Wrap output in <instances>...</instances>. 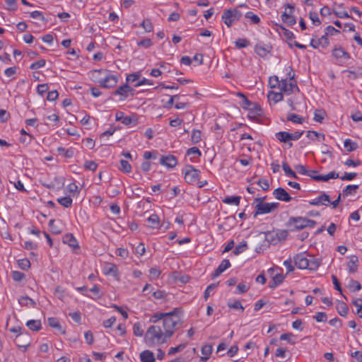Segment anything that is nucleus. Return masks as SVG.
<instances>
[{"label":"nucleus","mask_w":362,"mask_h":362,"mask_svg":"<svg viewBox=\"0 0 362 362\" xmlns=\"http://www.w3.org/2000/svg\"><path fill=\"white\" fill-rule=\"evenodd\" d=\"M84 166L86 169L94 172L97 170L98 165L95 161L86 160L84 163Z\"/></svg>","instance_id":"obj_62"},{"label":"nucleus","mask_w":362,"mask_h":362,"mask_svg":"<svg viewBox=\"0 0 362 362\" xmlns=\"http://www.w3.org/2000/svg\"><path fill=\"white\" fill-rule=\"evenodd\" d=\"M212 351H213L212 346L211 344H208L202 346V349H201V352H202V355L207 356H211Z\"/></svg>","instance_id":"obj_61"},{"label":"nucleus","mask_w":362,"mask_h":362,"mask_svg":"<svg viewBox=\"0 0 362 362\" xmlns=\"http://www.w3.org/2000/svg\"><path fill=\"white\" fill-rule=\"evenodd\" d=\"M286 119L288 121L293 122V124H301L304 122L305 118L300 117L294 113H288L287 114Z\"/></svg>","instance_id":"obj_30"},{"label":"nucleus","mask_w":362,"mask_h":362,"mask_svg":"<svg viewBox=\"0 0 362 362\" xmlns=\"http://www.w3.org/2000/svg\"><path fill=\"white\" fill-rule=\"evenodd\" d=\"M267 98L269 100L273 101L274 103H277L284 100V95L282 93L269 91L268 93Z\"/></svg>","instance_id":"obj_28"},{"label":"nucleus","mask_w":362,"mask_h":362,"mask_svg":"<svg viewBox=\"0 0 362 362\" xmlns=\"http://www.w3.org/2000/svg\"><path fill=\"white\" fill-rule=\"evenodd\" d=\"M141 26L145 30L146 32L150 33L153 30V24L150 19H144L141 23Z\"/></svg>","instance_id":"obj_49"},{"label":"nucleus","mask_w":362,"mask_h":362,"mask_svg":"<svg viewBox=\"0 0 362 362\" xmlns=\"http://www.w3.org/2000/svg\"><path fill=\"white\" fill-rule=\"evenodd\" d=\"M141 362H155L153 353L150 350H144L139 355Z\"/></svg>","instance_id":"obj_24"},{"label":"nucleus","mask_w":362,"mask_h":362,"mask_svg":"<svg viewBox=\"0 0 362 362\" xmlns=\"http://www.w3.org/2000/svg\"><path fill=\"white\" fill-rule=\"evenodd\" d=\"M227 305L228 308L235 310H240L241 312H243L245 310V308L242 305L241 302L238 300H234L233 302H228Z\"/></svg>","instance_id":"obj_48"},{"label":"nucleus","mask_w":362,"mask_h":362,"mask_svg":"<svg viewBox=\"0 0 362 362\" xmlns=\"http://www.w3.org/2000/svg\"><path fill=\"white\" fill-rule=\"evenodd\" d=\"M133 333L136 337H142L144 335V330L142 329L141 324L139 322L134 324Z\"/></svg>","instance_id":"obj_45"},{"label":"nucleus","mask_w":362,"mask_h":362,"mask_svg":"<svg viewBox=\"0 0 362 362\" xmlns=\"http://www.w3.org/2000/svg\"><path fill=\"white\" fill-rule=\"evenodd\" d=\"M293 261L300 269L317 270L321 264L320 259L306 253L297 254L294 256Z\"/></svg>","instance_id":"obj_3"},{"label":"nucleus","mask_w":362,"mask_h":362,"mask_svg":"<svg viewBox=\"0 0 362 362\" xmlns=\"http://www.w3.org/2000/svg\"><path fill=\"white\" fill-rule=\"evenodd\" d=\"M238 96L241 98L240 105L243 109L252 110L256 108L257 105L250 102L242 93H238Z\"/></svg>","instance_id":"obj_19"},{"label":"nucleus","mask_w":362,"mask_h":362,"mask_svg":"<svg viewBox=\"0 0 362 362\" xmlns=\"http://www.w3.org/2000/svg\"><path fill=\"white\" fill-rule=\"evenodd\" d=\"M115 119L117 121L121 122L123 124L125 125H129L133 121L131 117L125 116L122 112H117L115 114Z\"/></svg>","instance_id":"obj_27"},{"label":"nucleus","mask_w":362,"mask_h":362,"mask_svg":"<svg viewBox=\"0 0 362 362\" xmlns=\"http://www.w3.org/2000/svg\"><path fill=\"white\" fill-rule=\"evenodd\" d=\"M134 252L136 255L141 257L143 256L146 252V247L143 243H140L134 249Z\"/></svg>","instance_id":"obj_64"},{"label":"nucleus","mask_w":362,"mask_h":362,"mask_svg":"<svg viewBox=\"0 0 362 362\" xmlns=\"http://www.w3.org/2000/svg\"><path fill=\"white\" fill-rule=\"evenodd\" d=\"M202 140V132L198 129H193L192 132L191 141L196 144Z\"/></svg>","instance_id":"obj_43"},{"label":"nucleus","mask_w":362,"mask_h":362,"mask_svg":"<svg viewBox=\"0 0 362 362\" xmlns=\"http://www.w3.org/2000/svg\"><path fill=\"white\" fill-rule=\"evenodd\" d=\"M294 7L291 4H287L286 11L281 15L282 21L287 25L292 26L296 23V20L293 16Z\"/></svg>","instance_id":"obj_12"},{"label":"nucleus","mask_w":362,"mask_h":362,"mask_svg":"<svg viewBox=\"0 0 362 362\" xmlns=\"http://www.w3.org/2000/svg\"><path fill=\"white\" fill-rule=\"evenodd\" d=\"M57 152L60 155H63L65 158H69L73 157L74 151L72 148H64V147L59 146L57 148Z\"/></svg>","instance_id":"obj_34"},{"label":"nucleus","mask_w":362,"mask_h":362,"mask_svg":"<svg viewBox=\"0 0 362 362\" xmlns=\"http://www.w3.org/2000/svg\"><path fill=\"white\" fill-rule=\"evenodd\" d=\"M344 146L347 151L351 152L357 148L358 144L350 139H346L344 141Z\"/></svg>","instance_id":"obj_36"},{"label":"nucleus","mask_w":362,"mask_h":362,"mask_svg":"<svg viewBox=\"0 0 362 362\" xmlns=\"http://www.w3.org/2000/svg\"><path fill=\"white\" fill-rule=\"evenodd\" d=\"M47 322H48V325L51 327L59 329L61 328L60 323H59L58 319L56 317H49L47 319Z\"/></svg>","instance_id":"obj_63"},{"label":"nucleus","mask_w":362,"mask_h":362,"mask_svg":"<svg viewBox=\"0 0 362 362\" xmlns=\"http://www.w3.org/2000/svg\"><path fill=\"white\" fill-rule=\"evenodd\" d=\"M282 169H283L286 176L291 177V178H294V179H298V176L296 175V172H294L290 168V166L286 161L282 162Z\"/></svg>","instance_id":"obj_29"},{"label":"nucleus","mask_w":362,"mask_h":362,"mask_svg":"<svg viewBox=\"0 0 362 362\" xmlns=\"http://www.w3.org/2000/svg\"><path fill=\"white\" fill-rule=\"evenodd\" d=\"M231 264L228 259H223L221 264L218 266L213 274L214 277H218L220 276L223 272L230 267Z\"/></svg>","instance_id":"obj_20"},{"label":"nucleus","mask_w":362,"mask_h":362,"mask_svg":"<svg viewBox=\"0 0 362 362\" xmlns=\"http://www.w3.org/2000/svg\"><path fill=\"white\" fill-rule=\"evenodd\" d=\"M284 275L282 273H277L273 276L272 284L270 285V288H273L280 285L284 280Z\"/></svg>","instance_id":"obj_35"},{"label":"nucleus","mask_w":362,"mask_h":362,"mask_svg":"<svg viewBox=\"0 0 362 362\" xmlns=\"http://www.w3.org/2000/svg\"><path fill=\"white\" fill-rule=\"evenodd\" d=\"M337 310L338 313L342 317H346L349 312L348 307L344 302L337 303Z\"/></svg>","instance_id":"obj_37"},{"label":"nucleus","mask_w":362,"mask_h":362,"mask_svg":"<svg viewBox=\"0 0 362 362\" xmlns=\"http://www.w3.org/2000/svg\"><path fill=\"white\" fill-rule=\"evenodd\" d=\"M352 304L356 308V313L359 317L362 318V299L356 298L353 300Z\"/></svg>","instance_id":"obj_44"},{"label":"nucleus","mask_w":362,"mask_h":362,"mask_svg":"<svg viewBox=\"0 0 362 362\" xmlns=\"http://www.w3.org/2000/svg\"><path fill=\"white\" fill-rule=\"evenodd\" d=\"M332 55L335 58L336 63L340 66L346 64L351 58L350 54L341 47L333 49Z\"/></svg>","instance_id":"obj_9"},{"label":"nucleus","mask_w":362,"mask_h":362,"mask_svg":"<svg viewBox=\"0 0 362 362\" xmlns=\"http://www.w3.org/2000/svg\"><path fill=\"white\" fill-rule=\"evenodd\" d=\"M250 288V286L245 283H240L237 286L235 293L241 294L247 292Z\"/></svg>","instance_id":"obj_54"},{"label":"nucleus","mask_w":362,"mask_h":362,"mask_svg":"<svg viewBox=\"0 0 362 362\" xmlns=\"http://www.w3.org/2000/svg\"><path fill=\"white\" fill-rule=\"evenodd\" d=\"M245 17L247 19H250L252 21V23L255 24H257L260 22V18L257 15L253 13L251 11L247 12L245 14Z\"/></svg>","instance_id":"obj_55"},{"label":"nucleus","mask_w":362,"mask_h":362,"mask_svg":"<svg viewBox=\"0 0 362 362\" xmlns=\"http://www.w3.org/2000/svg\"><path fill=\"white\" fill-rule=\"evenodd\" d=\"M136 45L138 47H143L145 49H147L152 46L153 42L151 39L149 38H144L141 40H139L136 42Z\"/></svg>","instance_id":"obj_47"},{"label":"nucleus","mask_w":362,"mask_h":362,"mask_svg":"<svg viewBox=\"0 0 362 362\" xmlns=\"http://www.w3.org/2000/svg\"><path fill=\"white\" fill-rule=\"evenodd\" d=\"M329 44V40L327 36V33H325L324 35H322L321 37H318L317 36H314L311 40L310 42V45L313 49H319L322 48L325 49L328 47Z\"/></svg>","instance_id":"obj_10"},{"label":"nucleus","mask_w":362,"mask_h":362,"mask_svg":"<svg viewBox=\"0 0 362 362\" xmlns=\"http://www.w3.org/2000/svg\"><path fill=\"white\" fill-rule=\"evenodd\" d=\"M18 303L22 306H34L35 305V302L28 296H21L18 299Z\"/></svg>","instance_id":"obj_40"},{"label":"nucleus","mask_w":362,"mask_h":362,"mask_svg":"<svg viewBox=\"0 0 362 362\" xmlns=\"http://www.w3.org/2000/svg\"><path fill=\"white\" fill-rule=\"evenodd\" d=\"M134 90L131 88L127 83L123 84L119 86L115 91H114V95H119L120 101L125 100L128 96L134 95Z\"/></svg>","instance_id":"obj_11"},{"label":"nucleus","mask_w":362,"mask_h":362,"mask_svg":"<svg viewBox=\"0 0 362 362\" xmlns=\"http://www.w3.org/2000/svg\"><path fill=\"white\" fill-rule=\"evenodd\" d=\"M182 323V315L179 308H175L173 311L168 313L163 321L164 332L168 338H170L178 325Z\"/></svg>","instance_id":"obj_2"},{"label":"nucleus","mask_w":362,"mask_h":362,"mask_svg":"<svg viewBox=\"0 0 362 362\" xmlns=\"http://www.w3.org/2000/svg\"><path fill=\"white\" fill-rule=\"evenodd\" d=\"M12 279L16 282H20L25 279V276L23 272L18 271H13L11 272Z\"/></svg>","instance_id":"obj_58"},{"label":"nucleus","mask_w":362,"mask_h":362,"mask_svg":"<svg viewBox=\"0 0 362 362\" xmlns=\"http://www.w3.org/2000/svg\"><path fill=\"white\" fill-rule=\"evenodd\" d=\"M21 330H22V328L20 326H15V327H11L9 329V332H10L17 334L16 337L15 341H14V342L16 344V346H18V347L24 348L25 349H26V348L29 346V341H28L25 344H21L19 342L18 337H25L27 339H29V335L27 334H23L21 332Z\"/></svg>","instance_id":"obj_14"},{"label":"nucleus","mask_w":362,"mask_h":362,"mask_svg":"<svg viewBox=\"0 0 362 362\" xmlns=\"http://www.w3.org/2000/svg\"><path fill=\"white\" fill-rule=\"evenodd\" d=\"M148 226L152 229L160 228V218L156 214H152L148 218Z\"/></svg>","instance_id":"obj_25"},{"label":"nucleus","mask_w":362,"mask_h":362,"mask_svg":"<svg viewBox=\"0 0 362 362\" xmlns=\"http://www.w3.org/2000/svg\"><path fill=\"white\" fill-rule=\"evenodd\" d=\"M358 189V185H349L343 190V194L346 197L349 195H354L356 193Z\"/></svg>","instance_id":"obj_38"},{"label":"nucleus","mask_w":362,"mask_h":362,"mask_svg":"<svg viewBox=\"0 0 362 362\" xmlns=\"http://www.w3.org/2000/svg\"><path fill=\"white\" fill-rule=\"evenodd\" d=\"M329 202V196L325 193H322L320 196L309 201V204L313 206H328Z\"/></svg>","instance_id":"obj_16"},{"label":"nucleus","mask_w":362,"mask_h":362,"mask_svg":"<svg viewBox=\"0 0 362 362\" xmlns=\"http://www.w3.org/2000/svg\"><path fill=\"white\" fill-rule=\"evenodd\" d=\"M235 45L239 49L245 48L250 45V41L246 38H238L235 42Z\"/></svg>","instance_id":"obj_50"},{"label":"nucleus","mask_w":362,"mask_h":362,"mask_svg":"<svg viewBox=\"0 0 362 362\" xmlns=\"http://www.w3.org/2000/svg\"><path fill=\"white\" fill-rule=\"evenodd\" d=\"M247 249V245L245 241H242L234 249L233 253L235 255H238L243 252H245Z\"/></svg>","instance_id":"obj_42"},{"label":"nucleus","mask_w":362,"mask_h":362,"mask_svg":"<svg viewBox=\"0 0 362 362\" xmlns=\"http://www.w3.org/2000/svg\"><path fill=\"white\" fill-rule=\"evenodd\" d=\"M25 325L32 331H38L42 327L40 320H30L27 321Z\"/></svg>","instance_id":"obj_31"},{"label":"nucleus","mask_w":362,"mask_h":362,"mask_svg":"<svg viewBox=\"0 0 362 362\" xmlns=\"http://www.w3.org/2000/svg\"><path fill=\"white\" fill-rule=\"evenodd\" d=\"M242 16V13L236 9H228L225 11L222 14V20L224 23L229 28L235 21H238Z\"/></svg>","instance_id":"obj_8"},{"label":"nucleus","mask_w":362,"mask_h":362,"mask_svg":"<svg viewBox=\"0 0 362 362\" xmlns=\"http://www.w3.org/2000/svg\"><path fill=\"white\" fill-rule=\"evenodd\" d=\"M281 83V80H279V78L277 76H272L269 78V84L271 86V88H279Z\"/></svg>","instance_id":"obj_53"},{"label":"nucleus","mask_w":362,"mask_h":362,"mask_svg":"<svg viewBox=\"0 0 362 362\" xmlns=\"http://www.w3.org/2000/svg\"><path fill=\"white\" fill-rule=\"evenodd\" d=\"M168 337L158 325H151L144 334V340L148 347H154L165 344Z\"/></svg>","instance_id":"obj_1"},{"label":"nucleus","mask_w":362,"mask_h":362,"mask_svg":"<svg viewBox=\"0 0 362 362\" xmlns=\"http://www.w3.org/2000/svg\"><path fill=\"white\" fill-rule=\"evenodd\" d=\"M287 76L286 78L281 80V83L279 86V90L287 95H290L295 92H298L299 88L297 85V82L295 80V74L291 66L285 68Z\"/></svg>","instance_id":"obj_5"},{"label":"nucleus","mask_w":362,"mask_h":362,"mask_svg":"<svg viewBox=\"0 0 362 362\" xmlns=\"http://www.w3.org/2000/svg\"><path fill=\"white\" fill-rule=\"evenodd\" d=\"M160 270L157 267H153L149 269V276L151 279L155 280L158 279L160 275Z\"/></svg>","instance_id":"obj_57"},{"label":"nucleus","mask_w":362,"mask_h":362,"mask_svg":"<svg viewBox=\"0 0 362 362\" xmlns=\"http://www.w3.org/2000/svg\"><path fill=\"white\" fill-rule=\"evenodd\" d=\"M160 163L168 168H174L177 164V160L173 155L162 156L160 159Z\"/></svg>","instance_id":"obj_15"},{"label":"nucleus","mask_w":362,"mask_h":362,"mask_svg":"<svg viewBox=\"0 0 362 362\" xmlns=\"http://www.w3.org/2000/svg\"><path fill=\"white\" fill-rule=\"evenodd\" d=\"M347 267L349 273H355L357 271L358 267V258L357 256L351 255L349 257Z\"/></svg>","instance_id":"obj_21"},{"label":"nucleus","mask_w":362,"mask_h":362,"mask_svg":"<svg viewBox=\"0 0 362 362\" xmlns=\"http://www.w3.org/2000/svg\"><path fill=\"white\" fill-rule=\"evenodd\" d=\"M119 170L125 173H129L132 171V166L127 160H121Z\"/></svg>","instance_id":"obj_46"},{"label":"nucleus","mask_w":362,"mask_h":362,"mask_svg":"<svg viewBox=\"0 0 362 362\" xmlns=\"http://www.w3.org/2000/svg\"><path fill=\"white\" fill-rule=\"evenodd\" d=\"M141 77V74L139 72H135L133 74H128L126 77V83H134L137 81Z\"/></svg>","instance_id":"obj_52"},{"label":"nucleus","mask_w":362,"mask_h":362,"mask_svg":"<svg viewBox=\"0 0 362 362\" xmlns=\"http://www.w3.org/2000/svg\"><path fill=\"white\" fill-rule=\"evenodd\" d=\"M275 138L281 143H285L288 145V147H291L293 144L290 142L289 132H279L275 134Z\"/></svg>","instance_id":"obj_22"},{"label":"nucleus","mask_w":362,"mask_h":362,"mask_svg":"<svg viewBox=\"0 0 362 362\" xmlns=\"http://www.w3.org/2000/svg\"><path fill=\"white\" fill-rule=\"evenodd\" d=\"M62 242L68 245L76 254L79 253L80 247L78 240L71 233L64 235L62 238Z\"/></svg>","instance_id":"obj_13"},{"label":"nucleus","mask_w":362,"mask_h":362,"mask_svg":"<svg viewBox=\"0 0 362 362\" xmlns=\"http://www.w3.org/2000/svg\"><path fill=\"white\" fill-rule=\"evenodd\" d=\"M271 47L263 43H258L255 47V53L262 58H266L271 52Z\"/></svg>","instance_id":"obj_17"},{"label":"nucleus","mask_w":362,"mask_h":362,"mask_svg":"<svg viewBox=\"0 0 362 362\" xmlns=\"http://www.w3.org/2000/svg\"><path fill=\"white\" fill-rule=\"evenodd\" d=\"M294 227L297 230H301L306 228V218L297 217L293 219Z\"/></svg>","instance_id":"obj_32"},{"label":"nucleus","mask_w":362,"mask_h":362,"mask_svg":"<svg viewBox=\"0 0 362 362\" xmlns=\"http://www.w3.org/2000/svg\"><path fill=\"white\" fill-rule=\"evenodd\" d=\"M182 173L187 184L195 185L201 179V171L192 165H185Z\"/></svg>","instance_id":"obj_7"},{"label":"nucleus","mask_w":362,"mask_h":362,"mask_svg":"<svg viewBox=\"0 0 362 362\" xmlns=\"http://www.w3.org/2000/svg\"><path fill=\"white\" fill-rule=\"evenodd\" d=\"M309 18L314 25H320L321 24V21L319 18V16H318V14L317 12L310 11L309 13Z\"/></svg>","instance_id":"obj_59"},{"label":"nucleus","mask_w":362,"mask_h":362,"mask_svg":"<svg viewBox=\"0 0 362 362\" xmlns=\"http://www.w3.org/2000/svg\"><path fill=\"white\" fill-rule=\"evenodd\" d=\"M153 296L155 299L158 300H164L166 298L167 293L165 291L163 290H156L153 291Z\"/></svg>","instance_id":"obj_60"},{"label":"nucleus","mask_w":362,"mask_h":362,"mask_svg":"<svg viewBox=\"0 0 362 362\" xmlns=\"http://www.w3.org/2000/svg\"><path fill=\"white\" fill-rule=\"evenodd\" d=\"M280 339L286 341L291 344H296V336L293 333H284L280 336Z\"/></svg>","instance_id":"obj_41"},{"label":"nucleus","mask_w":362,"mask_h":362,"mask_svg":"<svg viewBox=\"0 0 362 362\" xmlns=\"http://www.w3.org/2000/svg\"><path fill=\"white\" fill-rule=\"evenodd\" d=\"M168 313H154L151 317L150 318V321L151 322L156 323L159 320H162L163 321L164 318L167 315Z\"/></svg>","instance_id":"obj_51"},{"label":"nucleus","mask_w":362,"mask_h":362,"mask_svg":"<svg viewBox=\"0 0 362 362\" xmlns=\"http://www.w3.org/2000/svg\"><path fill=\"white\" fill-rule=\"evenodd\" d=\"M57 201L60 205L66 208L71 207L73 202L70 196L58 198Z\"/></svg>","instance_id":"obj_39"},{"label":"nucleus","mask_w":362,"mask_h":362,"mask_svg":"<svg viewBox=\"0 0 362 362\" xmlns=\"http://www.w3.org/2000/svg\"><path fill=\"white\" fill-rule=\"evenodd\" d=\"M65 189L70 197H78L81 192L80 188L75 182L67 185Z\"/></svg>","instance_id":"obj_23"},{"label":"nucleus","mask_w":362,"mask_h":362,"mask_svg":"<svg viewBox=\"0 0 362 362\" xmlns=\"http://www.w3.org/2000/svg\"><path fill=\"white\" fill-rule=\"evenodd\" d=\"M339 177V173L335 171H332L325 175H319L315 177V180L317 182H327L330 179H337Z\"/></svg>","instance_id":"obj_26"},{"label":"nucleus","mask_w":362,"mask_h":362,"mask_svg":"<svg viewBox=\"0 0 362 362\" xmlns=\"http://www.w3.org/2000/svg\"><path fill=\"white\" fill-rule=\"evenodd\" d=\"M273 195L276 199L286 202H290L292 199L290 194L282 187L275 189L273 192Z\"/></svg>","instance_id":"obj_18"},{"label":"nucleus","mask_w":362,"mask_h":362,"mask_svg":"<svg viewBox=\"0 0 362 362\" xmlns=\"http://www.w3.org/2000/svg\"><path fill=\"white\" fill-rule=\"evenodd\" d=\"M253 204H255V212L254 216L258 215L267 214L272 212L276 209L279 205L278 202H261L260 199H254Z\"/></svg>","instance_id":"obj_6"},{"label":"nucleus","mask_w":362,"mask_h":362,"mask_svg":"<svg viewBox=\"0 0 362 362\" xmlns=\"http://www.w3.org/2000/svg\"><path fill=\"white\" fill-rule=\"evenodd\" d=\"M18 264L19 267L23 270H27L30 267V262L26 258L18 259Z\"/></svg>","instance_id":"obj_56"},{"label":"nucleus","mask_w":362,"mask_h":362,"mask_svg":"<svg viewBox=\"0 0 362 362\" xmlns=\"http://www.w3.org/2000/svg\"><path fill=\"white\" fill-rule=\"evenodd\" d=\"M241 197L240 196L226 197L223 199V202L226 204L238 206L240 204Z\"/></svg>","instance_id":"obj_33"},{"label":"nucleus","mask_w":362,"mask_h":362,"mask_svg":"<svg viewBox=\"0 0 362 362\" xmlns=\"http://www.w3.org/2000/svg\"><path fill=\"white\" fill-rule=\"evenodd\" d=\"M92 76L100 86L105 88L115 87L118 81L117 77L107 69L94 70Z\"/></svg>","instance_id":"obj_4"}]
</instances>
